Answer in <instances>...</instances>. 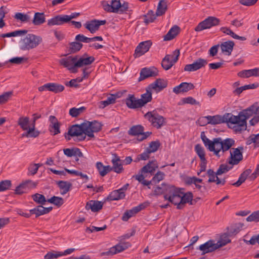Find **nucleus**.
Segmentation results:
<instances>
[{
	"instance_id": "1",
	"label": "nucleus",
	"mask_w": 259,
	"mask_h": 259,
	"mask_svg": "<svg viewBox=\"0 0 259 259\" xmlns=\"http://www.w3.org/2000/svg\"><path fill=\"white\" fill-rule=\"evenodd\" d=\"M102 126V124L97 120L85 121L80 124H75L69 127L64 137L67 141L72 138L76 142L93 140L95 139L94 133L100 131Z\"/></svg>"
},
{
	"instance_id": "2",
	"label": "nucleus",
	"mask_w": 259,
	"mask_h": 259,
	"mask_svg": "<svg viewBox=\"0 0 259 259\" xmlns=\"http://www.w3.org/2000/svg\"><path fill=\"white\" fill-rule=\"evenodd\" d=\"M248 110H242L237 116L232 113L228 119V126L232 128L236 133H241L247 129V119L250 117Z\"/></svg>"
},
{
	"instance_id": "3",
	"label": "nucleus",
	"mask_w": 259,
	"mask_h": 259,
	"mask_svg": "<svg viewBox=\"0 0 259 259\" xmlns=\"http://www.w3.org/2000/svg\"><path fill=\"white\" fill-rule=\"evenodd\" d=\"M102 6L104 10L107 12L120 14L127 11L128 9V3L124 2L121 4L120 0H111L110 4L106 1H103Z\"/></svg>"
},
{
	"instance_id": "4",
	"label": "nucleus",
	"mask_w": 259,
	"mask_h": 259,
	"mask_svg": "<svg viewBox=\"0 0 259 259\" xmlns=\"http://www.w3.org/2000/svg\"><path fill=\"white\" fill-rule=\"evenodd\" d=\"M42 41V38L33 34H28L22 40V45L21 49L22 50H29L36 48Z\"/></svg>"
},
{
	"instance_id": "5",
	"label": "nucleus",
	"mask_w": 259,
	"mask_h": 259,
	"mask_svg": "<svg viewBox=\"0 0 259 259\" xmlns=\"http://www.w3.org/2000/svg\"><path fill=\"white\" fill-rule=\"evenodd\" d=\"M182 192L180 189L176 188L174 186L171 188L169 194L164 196L165 200H168L170 202L177 205V208L182 209Z\"/></svg>"
},
{
	"instance_id": "6",
	"label": "nucleus",
	"mask_w": 259,
	"mask_h": 259,
	"mask_svg": "<svg viewBox=\"0 0 259 259\" xmlns=\"http://www.w3.org/2000/svg\"><path fill=\"white\" fill-rule=\"evenodd\" d=\"M220 20L219 19L213 17L209 16L200 22L195 28L196 31H201L204 29H209L211 27L217 26L220 24Z\"/></svg>"
},
{
	"instance_id": "7",
	"label": "nucleus",
	"mask_w": 259,
	"mask_h": 259,
	"mask_svg": "<svg viewBox=\"0 0 259 259\" xmlns=\"http://www.w3.org/2000/svg\"><path fill=\"white\" fill-rule=\"evenodd\" d=\"M144 127L141 125H136L132 126L128 131L130 135L137 136L135 140L138 141H142L147 139L151 134V132H144Z\"/></svg>"
},
{
	"instance_id": "8",
	"label": "nucleus",
	"mask_w": 259,
	"mask_h": 259,
	"mask_svg": "<svg viewBox=\"0 0 259 259\" xmlns=\"http://www.w3.org/2000/svg\"><path fill=\"white\" fill-rule=\"evenodd\" d=\"M179 56V50L174 51L172 55H166L161 62L162 68L165 70L169 69L178 61Z\"/></svg>"
},
{
	"instance_id": "9",
	"label": "nucleus",
	"mask_w": 259,
	"mask_h": 259,
	"mask_svg": "<svg viewBox=\"0 0 259 259\" xmlns=\"http://www.w3.org/2000/svg\"><path fill=\"white\" fill-rule=\"evenodd\" d=\"M144 116L154 127L157 128H161L165 123V119L163 116L154 112H148Z\"/></svg>"
},
{
	"instance_id": "10",
	"label": "nucleus",
	"mask_w": 259,
	"mask_h": 259,
	"mask_svg": "<svg viewBox=\"0 0 259 259\" xmlns=\"http://www.w3.org/2000/svg\"><path fill=\"white\" fill-rule=\"evenodd\" d=\"M131 246V244L129 242H121L111 247L108 251L101 253L100 255L101 256L113 255L125 250Z\"/></svg>"
},
{
	"instance_id": "11",
	"label": "nucleus",
	"mask_w": 259,
	"mask_h": 259,
	"mask_svg": "<svg viewBox=\"0 0 259 259\" xmlns=\"http://www.w3.org/2000/svg\"><path fill=\"white\" fill-rule=\"evenodd\" d=\"M242 147L230 149V159L229 161V164L236 165L238 164L239 162L242 160Z\"/></svg>"
},
{
	"instance_id": "12",
	"label": "nucleus",
	"mask_w": 259,
	"mask_h": 259,
	"mask_svg": "<svg viewBox=\"0 0 259 259\" xmlns=\"http://www.w3.org/2000/svg\"><path fill=\"white\" fill-rule=\"evenodd\" d=\"M77 56L74 57L69 56L67 58H62L60 60V63L65 67L67 68L72 72H76L77 71L76 65Z\"/></svg>"
},
{
	"instance_id": "13",
	"label": "nucleus",
	"mask_w": 259,
	"mask_h": 259,
	"mask_svg": "<svg viewBox=\"0 0 259 259\" xmlns=\"http://www.w3.org/2000/svg\"><path fill=\"white\" fill-rule=\"evenodd\" d=\"M207 64V61L202 58H199L194 61L192 64H187L185 66L184 70L185 71L192 72L197 71Z\"/></svg>"
},
{
	"instance_id": "14",
	"label": "nucleus",
	"mask_w": 259,
	"mask_h": 259,
	"mask_svg": "<svg viewBox=\"0 0 259 259\" xmlns=\"http://www.w3.org/2000/svg\"><path fill=\"white\" fill-rule=\"evenodd\" d=\"M244 110H248L250 114V117H253L249 120V124L254 126L259 122V105L257 103L253 104L250 107Z\"/></svg>"
},
{
	"instance_id": "15",
	"label": "nucleus",
	"mask_w": 259,
	"mask_h": 259,
	"mask_svg": "<svg viewBox=\"0 0 259 259\" xmlns=\"http://www.w3.org/2000/svg\"><path fill=\"white\" fill-rule=\"evenodd\" d=\"M106 23V20H92L86 22L84 24L85 28L92 33H94L97 31L101 25H105Z\"/></svg>"
},
{
	"instance_id": "16",
	"label": "nucleus",
	"mask_w": 259,
	"mask_h": 259,
	"mask_svg": "<svg viewBox=\"0 0 259 259\" xmlns=\"http://www.w3.org/2000/svg\"><path fill=\"white\" fill-rule=\"evenodd\" d=\"M158 75V70L154 67L143 68L140 71V76L138 79L141 81L150 77H154Z\"/></svg>"
},
{
	"instance_id": "17",
	"label": "nucleus",
	"mask_w": 259,
	"mask_h": 259,
	"mask_svg": "<svg viewBox=\"0 0 259 259\" xmlns=\"http://www.w3.org/2000/svg\"><path fill=\"white\" fill-rule=\"evenodd\" d=\"M152 45L150 40L141 42L136 48L134 56L135 57H139L148 52Z\"/></svg>"
},
{
	"instance_id": "18",
	"label": "nucleus",
	"mask_w": 259,
	"mask_h": 259,
	"mask_svg": "<svg viewBox=\"0 0 259 259\" xmlns=\"http://www.w3.org/2000/svg\"><path fill=\"white\" fill-rule=\"evenodd\" d=\"M218 248V246L212 240H209L199 247V249L202 251V255L211 252Z\"/></svg>"
},
{
	"instance_id": "19",
	"label": "nucleus",
	"mask_w": 259,
	"mask_h": 259,
	"mask_svg": "<svg viewBox=\"0 0 259 259\" xmlns=\"http://www.w3.org/2000/svg\"><path fill=\"white\" fill-rule=\"evenodd\" d=\"M231 113H226L223 116L219 115L214 116H207L206 118L209 120V124H218L224 122H228V119L230 116H227V115H230Z\"/></svg>"
},
{
	"instance_id": "20",
	"label": "nucleus",
	"mask_w": 259,
	"mask_h": 259,
	"mask_svg": "<svg viewBox=\"0 0 259 259\" xmlns=\"http://www.w3.org/2000/svg\"><path fill=\"white\" fill-rule=\"evenodd\" d=\"M50 124L49 125L50 132L53 135H56L60 133V123L57 118L53 115H51L49 117Z\"/></svg>"
},
{
	"instance_id": "21",
	"label": "nucleus",
	"mask_w": 259,
	"mask_h": 259,
	"mask_svg": "<svg viewBox=\"0 0 259 259\" xmlns=\"http://www.w3.org/2000/svg\"><path fill=\"white\" fill-rule=\"evenodd\" d=\"M195 88L194 84L191 82H182L179 85L173 88V92L176 94L181 93L187 92L190 90L194 89Z\"/></svg>"
},
{
	"instance_id": "22",
	"label": "nucleus",
	"mask_w": 259,
	"mask_h": 259,
	"mask_svg": "<svg viewBox=\"0 0 259 259\" xmlns=\"http://www.w3.org/2000/svg\"><path fill=\"white\" fill-rule=\"evenodd\" d=\"M94 61L95 58L94 57L89 56L87 53H85L81 57L78 58L77 56L76 65L78 68L81 67L83 66L91 64Z\"/></svg>"
},
{
	"instance_id": "23",
	"label": "nucleus",
	"mask_w": 259,
	"mask_h": 259,
	"mask_svg": "<svg viewBox=\"0 0 259 259\" xmlns=\"http://www.w3.org/2000/svg\"><path fill=\"white\" fill-rule=\"evenodd\" d=\"M149 89H152L156 93H158L165 88L167 85V81L163 79H157L154 82L150 84Z\"/></svg>"
},
{
	"instance_id": "24",
	"label": "nucleus",
	"mask_w": 259,
	"mask_h": 259,
	"mask_svg": "<svg viewBox=\"0 0 259 259\" xmlns=\"http://www.w3.org/2000/svg\"><path fill=\"white\" fill-rule=\"evenodd\" d=\"M126 106L131 109H136L142 107L139 99H136L134 95L129 94L128 98L125 100Z\"/></svg>"
},
{
	"instance_id": "25",
	"label": "nucleus",
	"mask_w": 259,
	"mask_h": 259,
	"mask_svg": "<svg viewBox=\"0 0 259 259\" xmlns=\"http://www.w3.org/2000/svg\"><path fill=\"white\" fill-rule=\"evenodd\" d=\"M172 186H169L165 183H162L161 185L157 186L153 188V195L157 196L161 195L164 193L169 194Z\"/></svg>"
},
{
	"instance_id": "26",
	"label": "nucleus",
	"mask_w": 259,
	"mask_h": 259,
	"mask_svg": "<svg viewBox=\"0 0 259 259\" xmlns=\"http://www.w3.org/2000/svg\"><path fill=\"white\" fill-rule=\"evenodd\" d=\"M103 205V203L97 200H90L85 205L87 210L91 209L93 212H97L101 210Z\"/></svg>"
},
{
	"instance_id": "27",
	"label": "nucleus",
	"mask_w": 259,
	"mask_h": 259,
	"mask_svg": "<svg viewBox=\"0 0 259 259\" xmlns=\"http://www.w3.org/2000/svg\"><path fill=\"white\" fill-rule=\"evenodd\" d=\"M238 75L242 78H248L251 76L259 77V68L242 70L238 73Z\"/></svg>"
},
{
	"instance_id": "28",
	"label": "nucleus",
	"mask_w": 259,
	"mask_h": 259,
	"mask_svg": "<svg viewBox=\"0 0 259 259\" xmlns=\"http://www.w3.org/2000/svg\"><path fill=\"white\" fill-rule=\"evenodd\" d=\"M52 207H45L41 205H39L33 209H30V213L31 214H35L36 217H38L49 213L52 210Z\"/></svg>"
},
{
	"instance_id": "29",
	"label": "nucleus",
	"mask_w": 259,
	"mask_h": 259,
	"mask_svg": "<svg viewBox=\"0 0 259 259\" xmlns=\"http://www.w3.org/2000/svg\"><path fill=\"white\" fill-rule=\"evenodd\" d=\"M234 43L233 41H228L222 43L220 47L222 52L226 55L230 56L233 51Z\"/></svg>"
},
{
	"instance_id": "30",
	"label": "nucleus",
	"mask_w": 259,
	"mask_h": 259,
	"mask_svg": "<svg viewBox=\"0 0 259 259\" xmlns=\"http://www.w3.org/2000/svg\"><path fill=\"white\" fill-rule=\"evenodd\" d=\"M66 23L64 15L56 16L48 21V25L52 26L54 25H61Z\"/></svg>"
},
{
	"instance_id": "31",
	"label": "nucleus",
	"mask_w": 259,
	"mask_h": 259,
	"mask_svg": "<svg viewBox=\"0 0 259 259\" xmlns=\"http://www.w3.org/2000/svg\"><path fill=\"white\" fill-rule=\"evenodd\" d=\"M158 148V147H148L143 153L138 155L137 160L148 159L150 157V154L157 151Z\"/></svg>"
},
{
	"instance_id": "32",
	"label": "nucleus",
	"mask_w": 259,
	"mask_h": 259,
	"mask_svg": "<svg viewBox=\"0 0 259 259\" xmlns=\"http://www.w3.org/2000/svg\"><path fill=\"white\" fill-rule=\"evenodd\" d=\"M158 167V165L156 161H151L147 163L146 165L143 166L140 170V172L142 173H152L156 168Z\"/></svg>"
},
{
	"instance_id": "33",
	"label": "nucleus",
	"mask_w": 259,
	"mask_h": 259,
	"mask_svg": "<svg viewBox=\"0 0 259 259\" xmlns=\"http://www.w3.org/2000/svg\"><path fill=\"white\" fill-rule=\"evenodd\" d=\"M146 92L141 95V98L139 100L142 105V106H144L147 103L150 102L152 100V89H149V85L146 88Z\"/></svg>"
},
{
	"instance_id": "34",
	"label": "nucleus",
	"mask_w": 259,
	"mask_h": 259,
	"mask_svg": "<svg viewBox=\"0 0 259 259\" xmlns=\"http://www.w3.org/2000/svg\"><path fill=\"white\" fill-rule=\"evenodd\" d=\"M180 32V27L177 25L172 27L164 36V40H169L175 38Z\"/></svg>"
},
{
	"instance_id": "35",
	"label": "nucleus",
	"mask_w": 259,
	"mask_h": 259,
	"mask_svg": "<svg viewBox=\"0 0 259 259\" xmlns=\"http://www.w3.org/2000/svg\"><path fill=\"white\" fill-rule=\"evenodd\" d=\"M201 138L205 146H218L219 141L220 140L219 138H213L212 140L208 139L204 132L201 133Z\"/></svg>"
},
{
	"instance_id": "36",
	"label": "nucleus",
	"mask_w": 259,
	"mask_h": 259,
	"mask_svg": "<svg viewBox=\"0 0 259 259\" xmlns=\"http://www.w3.org/2000/svg\"><path fill=\"white\" fill-rule=\"evenodd\" d=\"M46 22L44 13L36 12L34 14L32 23L34 25H40Z\"/></svg>"
},
{
	"instance_id": "37",
	"label": "nucleus",
	"mask_w": 259,
	"mask_h": 259,
	"mask_svg": "<svg viewBox=\"0 0 259 259\" xmlns=\"http://www.w3.org/2000/svg\"><path fill=\"white\" fill-rule=\"evenodd\" d=\"M252 170L250 168L247 169L245 170L240 176L238 180L232 184V185L239 187L243 183L245 182L247 178L251 174Z\"/></svg>"
},
{
	"instance_id": "38",
	"label": "nucleus",
	"mask_w": 259,
	"mask_h": 259,
	"mask_svg": "<svg viewBox=\"0 0 259 259\" xmlns=\"http://www.w3.org/2000/svg\"><path fill=\"white\" fill-rule=\"evenodd\" d=\"M120 159L118 157H115L112 160L113 166L111 167V170H113L116 173L120 174L123 170L122 165L119 162Z\"/></svg>"
},
{
	"instance_id": "39",
	"label": "nucleus",
	"mask_w": 259,
	"mask_h": 259,
	"mask_svg": "<svg viewBox=\"0 0 259 259\" xmlns=\"http://www.w3.org/2000/svg\"><path fill=\"white\" fill-rule=\"evenodd\" d=\"M58 187L62 190L61 194L64 195L67 193L70 189L72 184L67 181H60L57 183Z\"/></svg>"
},
{
	"instance_id": "40",
	"label": "nucleus",
	"mask_w": 259,
	"mask_h": 259,
	"mask_svg": "<svg viewBox=\"0 0 259 259\" xmlns=\"http://www.w3.org/2000/svg\"><path fill=\"white\" fill-rule=\"evenodd\" d=\"M125 193L120 192L118 190L113 191L107 197V199L110 201L118 200L124 198Z\"/></svg>"
},
{
	"instance_id": "41",
	"label": "nucleus",
	"mask_w": 259,
	"mask_h": 259,
	"mask_svg": "<svg viewBox=\"0 0 259 259\" xmlns=\"http://www.w3.org/2000/svg\"><path fill=\"white\" fill-rule=\"evenodd\" d=\"M167 10L166 2L165 0H160L157 6L156 16H160L165 14Z\"/></svg>"
},
{
	"instance_id": "42",
	"label": "nucleus",
	"mask_w": 259,
	"mask_h": 259,
	"mask_svg": "<svg viewBox=\"0 0 259 259\" xmlns=\"http://www.w3.org/2000/svg\"><path fill=\"white\" fill-rule=\"evenodd\" d=\"M116 96L115 95L111 94L108 97L106 100L102 101L99 103V107L103 109L106 106L114 104L115 102Z\"/></svg>"
},
{
	"instance_id": "43",
	"label": "nucleus",
	"mask_w": 259,
	"mask_h": 259,
	"mask_svg": "<svg viewBox=\"0 0 259 259\" xmlns=\"http://www.w3.org/2000/svg\"><path fill=\"white\" fill-rule=\"evenodd\" d=\"M96 167L100 175L102 177L105 176L108 172L111 171V166L110 165L104 166L103 163L101 162H97Z\"/></svg>"
},
{
	"instance_id": "44",
	"label": "nucleus",
	"mask_w": 259,
	"mask_h": 259,
	"mask_svg": "<svg viewBox=\"0 0 259 259\" xmlns=\"http://www.w3.org/2000/svg\"><path fill=\"white\" fill-rule=\"evenodd\" d=\"M64 90L63 85L56 83H48V91L57 94L62 92Z\"/></svg>"
},
{
	"instance_id": "45",
	"label": "nucleus",
	"mask_w": 259,
	"mask_h": 259,
	"mask_svg": "<svg viewBox=\"0 0 259 259\" xmlns=\"http://www.w3.org/2000/svg\"><path fill=\"white\" fill-rule=\"evenodd\" d=\"M29 118L28 117L21 116L17 121V124L24 131H27L29 128L28 124Z\"/></svg>"
},
{
	"instance_id": "46",
	"label": "nucleus",
	"mask_w": 259,
	"mask_h": 259,
	"mask_svg": "<svg viewBox=\"0 0 259 259\" xmlns=\"http://www.w3.org/2000/svg\"><path fill=\"white\" fill-rule=\"evenodd\" d=\"M181 196L182 208L186 203H190V204H192V201L193 199V194L191 192H189L186 193H184L182 192Z\"/></svg>"
},
{
	"instance_id": "47",
	"label": "nucleus",
	"mask_w": 259,
	"mask_h": 259,
	"mask_svg": "<svg viewBox=\"0 0 259 259\" xmlns=\"http://www.w3.org/2000/svg\"><path fill=\"white\" fill-rule=\"evenodd\" d=\"M144 22L146 25L154 22L156 19V16L152 10H150L148 13L143 16Z\"/></svg>"
},
{
	"instance_id": "48",
	"label": "nucleus",
	"mask_w": 259,
	"mask_h": 259,
	"mask_svg": "<svg viewBox=\"0 0 259 259\" xmlns=\"http://www.w3.org/2000/svg\"><path fill=\"white\" fill-rule=\"evenodd\" d=\"M85 109L86 108L84 107H81L78 108L73 107L70 109L69 114L72 117H76L84 112Z\"/></svg>"
},
{
	"instance_id": "49",
	"label": "nucleus",
	"mask_w": 259,
	"mask_h": 259,
	"mask_svg": "<svg viewBox=\"0 0 259 259\" xmlns=\"http://www.w3.org/2000/svg\"><path fill=\"white\" fill-rule=\"evenodd\" d=\"M81 43L77 41L69 44V51L70 53H75L78 52L82 47Z\"/></svg>"
},
{
	"instance_id": "50",
	"label": "nucleus",
	"mask_w": 259,
	"mask_h": 259,
	"mask_svg": "<svg viewBox=\"0 0 259 259\" xmlns=\"http://www.w3.org/2000/svg\"><path fill=\"white\" fill-rule=\"evenodd\" d=\"M229 234H224L221 237L220 239L216 243L217 246H218V248L226 245L227 244L231 242V240L229 239Z\"/></svg>"
},
{
	"instance_id": "51",
	"label": "nucleus",
	"mask_w": 259,
	"mask_h": 259,
	"mask_svg": "<svg viewBox=\"0 0 259 259\" xmlns=\"http://www.w3.org/2000/svg\"><path fill=\"white\" fill-rule=\"evenodd\" d=\"M39 133L37 131L35 130V126L31 125V126L27 130V132L23 134V136L27 137H36L38 136Z\"/></svg>"
},
{
	"instance_id": "52",
	"label": "nucleus",
	"mask_w": 259,
	"mask_h": 259,
	"mask_svg": "<svg viewBox=\"0 0 259 259\" xmlns=\"http://www.w3.org/2000/svg\"><path fill=\"white\" fill-rule=\"evenodd\" d=\"M242 225L240 224H236L228 228V234L229 236L236 235L241 230Z\"/></svg>"
},
{
	"instance_id": "53",
	"label": "nucleus",
	"mask_w": 259,
	"mask_h": 259,
	"mask_svg": "<svg viewBox=\"0 0 259 259\" xmlns=\"http://www.w3.org/2000/svg\"><path fill=\"white\" fill-rule=\"evenodd\" d=\"M47 202L59 207L64 203V199L61 197L54 196L50 199H48Z\"/></svg>"
},
{
	"instance_id": "54",
	"label": "nucleus",
	"mask_w": 259,
	"mask_h": 259,
	"mask_svg": "<svg viewBox=\"0 0 259 259\" xmlns=\"http://www.w3.org/2000/svg\"><path fill=\"white\" fill-rule=\"evenodd\" d=\"M15 18L20 20L22 22H28L30 20V16L28 14H23L22 13H17L15 14Z\"/></svg>"
},
{
	"instance_id": "55",
	"label": "nucleus",
	"mask_w": 259,
	"mask_h": 259,
	"mask_svg": "<svg viewBox=\"0 0 259 259\" xmlns=\"http://www.w3.org/2000/svg\"><path fill=\"white\" fill-rule=\"evenodd\" d=\"M32 198L35 202L41 205L45 204L47 202L45 197L43 195L38 193L33 195Z\"/></svg>"
},
{
	"instance_id": "56",
	"label": "nucleus",
	"mask_w": 259,
	"mask_h": 259,
	"mask_svg": "<svg viewBox=\"0 0 259 259\" xmlns=\"http://www.w3.org/2000/svg\"><path fill=\"white\" fill-rule=\"evenodd\" d=\"M13 91L5 92L0 95V104H3L9 101L13 95Z\"/></svg>"
},
{
	"instance_id": "57",
	"label": "nucleus",
	"mask_w": 259,
	"mask_h": 259,
	"mask_svg": "<svg viewBox=\"0 0 259 259\" xmlns=\"http://www.w3.org/2000/svg\"><path fill=\"white\" fill-rule=\"evenodd\" d=\"M220 140L219 141L218 146H233L235 144V141L231 138H227L225 140H222L221 138H219Z\"/></svg>"
},
{
	"instance_id": "58",
	"label": "nucleus",
	"mask_w": 259,
	"mask_h": 259,
	"mask_svg": "<svg viewBox=\"0 0 259 259\" xmlns=\"http://www.w3.org/2000/svg\"><path fill=\"white\" fill-rule=\"evenodd\" d=\"M164 176L165 175L163 172L158 171L151 180L152 184L158 183L160 181L164 179Z\"/></svg>"
},
{
	"instance_id": "59",
	"label": "nucleus",
	"mask_w": 259,
	"mask_h": 259,
	"mask_svg": "<svg viewBox=\"0 0 259 259\" xmlns=\"http://www.w3.org/2000/svg\"><path fill=\"white\" fill-rule=\"evenodd\" d=\"M195 152L200 159L201 161H206L205 153L204 149L202 147H195Z\"/></svg>"
},
{
	"instance_id": "60",
	"label": "nucleus",
	"mask_w": 259,
	"mask_h": 259,
	"mask_svg": "<svg viewBox=\"0 0 259 259\" xmlns=\"http://www.w3.org/2000/svg\"><path fill=\"white\" fill-rule=\"evenodd\" d=\"M231 168H232V166L229 167L227 164H221L219 166V168H218L217 172H215V174L217 175H221L227 172Z\"/></svg>"
},
{
	"instance_id": "61",
	"label": "nucleus",
	"mask_w": 259,
	"mask_h": 259,
	"mask_svg": "<svg viewBox=\"0 0 259 259\" xmlns=\"http://www.w3.org/2000/svg\"><path fill=\"white\" fill-rule=\"evenodd\" d=\"M247 222H259V210L254 211L246 218Z\"/></svg>"
},
{
	"instance_id": "62",
	"label": "nucleus",
	"mask_w": 259,
	"mask_h": 259,
	"mask_svg": "<svg viewBox=\"0 0 259 259\" xmlns=\"http://www.w3.org/2000/svg\"><path fill=\"white\" fill-rule=\"evenodd\" d=\"M61 256V252L52 251L49 252L44 257L45 259H54L57 258Z\"/></svg>"
},
{
	"instance_id": "63",
	"label": "nucleus",
	"mask_w": 259,
	"mask_h": 259,
	"mask_svg": "<svg viewBox=\"0 0 259 259\" xmlns=\"http://www.w3.org/2000/svg\"><path fill=\"white\" fill-rule=\"evenodd\" d=\"M11 182L10 180L2 181L0 182V192L6 191L10 188Z\"/></svg>"
},
{
	"instance_id": "64",
	"label": "nucleus",
	"mask_w": 259,
	"mask_h": 259,
	"mask_svg": "<svg viewBox=\"0 0 259 259\" xmlns=\"http://www.w3.org/2000/svg\"><path fill=\"white\" fill-rule=\"evenodd\" d=\"M23 185L25 187L27 190L35 188L37 183L35 182H33L30 180H27L22 182Z\"/></svg>"
}]
</instances>
